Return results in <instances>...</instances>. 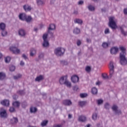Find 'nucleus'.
I'll use <instances>...</instances> for the list:
<instances>
[{"label": "nucleus", "instance_id": "1", "mask_svg": "<svg viewBox=\"0 0 127 127\" xmlns=\"http://www.w3.org/2000/svg\"><path fill=\"white\" fill-rule=\"evenodd\" d=\"M119 50L121 51L120 55V63L121 65H127V58H126V48L121 46L119 48Z\"/></svg>", "mask_w": 127, "mask_h": 127}, {"label": "nucleus", "instance_id": "2", "mask_svg": "<svg viewBox=\"0 0 127 127\" xmlns=\"http://www.w3.org/2000/svg\"><path fill=\"white\" fill-rule=\"evenodd\" d=\"M109 26L112 28V29H116L118 28L117 26V19L114 17H109Z\"/></svg>", "mask_w": 127, "mask_h": 127}, {"label": "nucleus", "instance_id": "3", "mask_svg": "<svg viewBox=\"0 0 127 127\" xmlns=\"http://www.w3.org/2000/svg\"><path fill=\"white\" fill-rule=\"evenodd\" d=\"M64 52H65V49L63 48L59 47L55 50V54L57 56H61V55H63Z\"/></svg>", "mask_w": 127, "mask_h": 127}, {"label": "nucleus", "instance_id": "4", "mask_svg": "<svg viewBox=\"0 0 127 127\" xmlns=\"http://www.w3.org/2000/svg\"><path fill=\"white\" fill-rule=\"evenodd\" d=\"M48 36V34H44L43 36V47H48L49 46V42H48V40H47V37Z\"/></svg>", "mask_w": 127, "mask_h": 127}, {"label": "nucleus", "instance_id": "5", "mask_svg": "<svg viewBox=\"0 0 127 127\" xmlns=\"http://www.w3.org/2000/svg\"><path fill=\"white\" fill-rule=\"evenodd\" d=\"M9 50L14 54H19L20 53V50L19 49L17 48L14 46H12L10 47Z\"/></svg>", "mask_w": 127, "mask_h": 127}, {"label": "nucleus", "instance_id": "6", "mask_svg": "<svg viewBox=\"0 0 127 127\" xmlns=\"http://www.w3.org/2000/svg\"><path fill=\"white\" fill-rule=\"evenodd\" d=\"M110 52L112 55H116L119 52V48L118 47H113L111 49Z\"/></svg>", "mask_w": 127, "mask_h": 127}, {"label": "nucleus", "instance_id": "7", "mask_svg": "<svg viewBox=\"0 0 127 127\" xmlns=\"http://www.w3.org/2000/svg\"><path fill=\"white\" fill-rule=\"evenodd\" d=\"M72 83H78L79 82V77L77 75H73L71 77Z\"/></svg>", "mask_w": 127, "mask_h": 127}, {"label": "nucleus", "instance_id": "8", "mask_svg": "<svg viewBox=\"0 0 127 127\" xmlns=\"http://www.w3.org/2000/svg\"><path fill=\"white\" fill-rule=\"evenodd\" d=\"M18 35L23 37L26 35V32H25V31L24 29H20L18 30Z\"/></svg>", "mask_w": 127, "mask_h": 127}, {"label": "nucleus", "instance_id": "9", "mask_svg": "<svg viewBox=\"0 0 127 127\" xmlns=\"http://www.w3.org/2000/svg\"><path fill=\"white\" fill-rule=\"evenodd\" d=\"M67 80V76H64L60 78L59 82L60 84L63 85L65 83V81Z\"/></svg>", "mask_w": 127, "mask_h": 127}, {"label": "nucleus", "instance_id": "10", "mask_svg": "<svg viewBox=\"0 0 127 127\" xmlns=\"http://www.w3.org/2000/svg\"><path fill=\"white\" fill-rule=\"evenodd\" d=\"M0 116L1 118H7V114H6V111L5 110H3L2 109V111L0 112Z\"/></svg>", "mask_w": 127, "mask_h": 127}, {"label": "nucleus", "instance_id": "11", "mask_svg": "<svg viewBox=\"0 0 127 127\" xmlns=\"http://www.w3.org/2000/svg\"><path fill=\"white\" fill-rule=\"evenodd\" d=\"M1 105L2 106H5L6 107H8L9 106V100H4L0 102Z\"/></svg>", "mask_w": 127, "mask_h": 127}, {"label": "nucleus", "instance_id": "12", "mask_svg": "<svg viewBox=\"0 0 127 127\" xmlns=\"http://www.w3.org/2000/svg\"><path fill=\"white\" fill-rule=\"evenodd\" d=\"M19 18L20 20H25V19L26 18V14L24 13L19 14Z\"/></svg>", "mask_w": 127, "mask_h": 127}, {"label": "nucleus", "instance_id": "13", "mask_svg": "<svg viewBox=\"0 0 127 127\" xmlns=\"http://www.w3.org/2000/svg\"><path fill=\"white\" fill-rule=\"evenodd\" d=\"M23 8L25 11H29L32 9L31 6L28 5H25L23 6Z\"/></svg>", "mask_w": 127, "mask_h": 127}, {"label": "nucleus", "instance_id": "14", "mask_svg": "<svg viewBox=\"0 0 127 127\" xmlns=\"http://www.w3.org/2000/svg\"><path fill=\"white\" fill-rule=\"evenodd\" d=\"M56 28L55 24H51L49 26V27L48 28V32L49 33H50L51 30H54Z\"/></svg>", "mask_w": 127, "mask_h": 127}, {"label": "nucleus", "instance_id": "15", "mask_svg": "<svg viewBox=\"0 0 127 127\" xmlns=\"http://www.w3.org/2000/svg\"><path fill=\"white\" fill-rule=\"evenodd\" d=\"M36 54V50L34 49H32L31 50L30 52V56L31 57H33V56H35Z\"/></svg>", "mask_w": 127, "mask_h": 127}, {"label": "nucleus", "instance_id": "16", "mask_svg": "<svg viewBox=\"0 0 127 127\" xmlns=\"http://www.w3.org/2000/svg\"><path fill=\"white\" fill-rule=\"evenodd\" d=\"M112 110H113V111L115 112V113H116V114H121V111L120 110H118V106H117L114 105L112 107Z\"/></svg>", "mask_w": 127, "mask_h": 127}, {"label": "nucleus", "instance_id": "17", "mask_svg": "<svg viewBox=\"0 0 127 127\" xmlns=\"http://www.w3.org/2000/svg\"><path fill=\"white\" fill-rule=\"evenodd\" d=\"M64 105H65V106H70V105H72V102L70 100H64L63 101Z\"/></svg>", "mask_w": 127, "mask_h": 127}, {"label": "nucleus", "instance_id": "18", "mask_svg": "<svg viewBox=\"0 0 127 127\" xmlns=\"http://www.w3.org/2000/svg\"><path fill=\"white\" fill-rule=\"evenodd\" d=\"M87 120V118H86V117L84 116H81L79 117L78 118V121L79 122H86Z\"/></svg>", "mask_w": 127, "mask_h": 127}, {"label": "nucleus", "instance_id": "19", "mask_svg": "<svg viewBox=\"0 0 127 127\" xmlns=\"http://www.w3.org/2000/svg\"><path fill=\"white\" fill-rule=\"evenodd\" d=\"M43 79H44L43 75H40L36 78L35 81L37 82H39V81H41L43 80Z\"/></svg>", "mask_w": 127, "mask_h": 127}, {"label": "nucleus", "instance_id": "20", "mask_svg": "<svg viewBox=\"0 0 127 127\" xmlns=\"http://www.w3.org/2000/svg\"><path fill=\"white\" fill-rule=\"evenodd\" d=\"M12 105L14 108H18L20 105V103L18 101H15L13 102Z\"/></svg>", "mask_w": 127, "mask_h": 127}, {"label": "nucleus", "instance_id": "21", "mask_svg": "<svg viewBox=\"0 0 127 127\" xmlns=\"http://www.w3.org/2000/svg\"><path fill=\"white\" fill-rule=\"evenodd\" d=\"M18 122V120L17 118L14 117L11 120V123L13 125H14V124H16Z\"/></svg>", "mask_w": 127, "mask_h": 127}, {"label": "nucleus", "instance_id": "22", "mask_svg": "<svg viewBox=\"0 0 127 127\" xmlns=\"http://www.w3.org/2000/svg\"><path fill=\"white\" fill-rule=\"evenodd\" d=\"M0 30H4L5 29V24L3 23H0Z\"/></svg>", "mask_w": 127, "mask_h": 127}, {"label": "nucleus", "instance_id": "23", "mask_svg": "<svg viewBox=\"0 0 127 127\" xmlns=\"http://www.w3.org/2000/svg\"><path fill=\"white\" fill-rule=\"evenodd\" d=\"M91 92L93 95H96L98 93V89H97L96 87H93L91 89Z\"/></svg>", "mask_w": 127, "mask_h": 127}, {"label": "nucleus", "instance_id": "24", "mask_svg": "<svg viewBox=\"0 0 127 127\" xmlns=\"http://www.w3.org/2000/svg\"><path fill=\"white\" fill-rule=\"evenodd\" d=\"M64 84L65 85V86L68 87V88L71 87V82H70V81H68L67 79H66L65 81Z\"/></svg>", "mask_w": 127, "mask_h": 127}, {"label": "nucleus", "instance_id": "25", "mask_svg": "<svg viewBox=\"0 0 127 127\" xmlns=\"http://www.w3.org/2000/svg\"><path fill=\"white\" fill-rule=\"evenodd\" d=\"M22 77V75L20 74H18L15 76H13L14 80H18V79H20Z\"/></svg>", "mask_w": 127, "mask_h": 127}, {"label": "nucleus", "instance_id": "26", "mask_svg": "<svg viewBox=\"0 0 127 127\" xmlns=\"http://www.w3.org/2000/svg\"><path fill=\"white\" fill-rule=\"evenodd\" d=\"M5 78V74L3 72H0V80H3Z\"/></svg>", "mask_w": 127, "mask_h": 127}, {"label": "nucleus", "instance_id": "27", "mask_svg": "<svg viewBox=\"0 0 127 127\" xmlns=\"http://www.w3.org/2000/svg\"><path fill=\"white\" fill-rule=\"evenodd\" d=\"M32 19V18H31V17L30 16H26V18H25V20L27 22H30V21H31Z\"/></svg>", "mask_w": 127, "mask_h": 127}, {"label": "nucleus", "instance_id": "28", "mask_svg": "<svg viewBox=\"0 0 127 127\" xmlns=\"http://www.w3.org/2000/svg\"><path fill=\"white\" fill-rule=\"evenodd\" d=\"M5 63H9L10 60H11V58L10 57H6L4 59Z\"/></svg>", "mask_w": 127, "mask_h": 127}, {"label": "nucleus", "instance_id": "29", "mask_svg": "<svg viewBox=\"0 0 127 127\" xmlns=\"http://www.w3.org/2000/svg\"><path fill=\"white\" fill-rule=\"evenodd\" d=\"M97 118H98V114H97V113H93L92 116V120H93V121H96Z\"/></svg>", "mask_w": 127, "mask_h": 127}, {"label": "nucleus", "instance_id": "30", "mask_svg": "<svg viewBox=\"0 0 127 127\" xmlns=\"http://www.w3.org/2000/svg\"><path fill=\"white\" fill-rule=\"evenodd\" d=\"M74 22H76V23H78V24H82L83 21L80 19H76L74 20Z\"/></svg>", "mask_w": 127, "mask_h": 127}, {"label": "nucleus", "instance_id": "31", "mask_svg": "<svg viewBox=\"0 0 127 127\" xmlns=\"http://www.w3.org/2000/svg\"><path fill=\"white\" fill-rule=\"evenodd\" d=\"M30 111L31 113H35L37 111V109L35 107H31Z\"/></svg>", "mask_w": 127, "mask_h": 127}, {"label": "nucleus", "instance_id": "32", "mask_svg": "<svg viewBox=\"0 0 127 127\" xmlns=\"http://www.w3.org/2000/svg\"><path fill=\"white\" fill-rule=\"evenodd\" d=\"M79 32H80V29L78 28H75L73 30V33H75V34H78Z\"/></svg>", "mask_w": 127, "mask_h": 127}, {"label": "nucleus", "instance_id": "33", "mask_svg": "<svg viewBox=\"0 0 127 127\" xmlns=\"http://www.w3.org/2000/svg\"><path fill=\"white\" fill-rule=\"evenodd\" d=\"M1 35L2 36H6L7 35V32L5 31V30H1Z\"/></svg>", "mask_w": 127, "mask_h": 127}, {"label": "nucleus", "instance_id": "34", "mask_svg": "<svg viewBox=\"0 0 127 127\" xmlns=\"http://www.w3.org/2000/svg\"><path fill=\"white\" fill-rule=\"evenodd\" d=\"M79 105L80 106V107H84L86 105V102L85 101H80L79 103Z\"/></svg>", "mask_w": 127, "mask_h": 127}, {"label": "nucleus", "instance_id": "35", "mask_svg": "<svg viewBox=\"0 0 127 127\" xmlns=\"http://www.w3.org/2000/svg\"><path fill=\"white\" fill-rule=\"evenodd\" d=\"M48 123V121H47V120H44V121H43V122H42V123H41V126H42V127H45V126H46V125H47Z\"/></svg>", "mask_w": 127, "mask_h": 127}, {"label": "nucleus", "instance_id": "36", "mask_svg": "<svg viewBox=\"0 0 127 127\" xmlns=\"http://www.w3.org/2000/svg\"><path fill=\"white\" fill-rule=\"evenodd\" d=\"M113 75H114V68H111L110 71V78H112V77H113Z\"/></svg>", "mask_w": 127, "mask_h": 127}, {"label": "nucleus", "instance_id": "37", "mask_svg": "<svg viewBox=\"0 0 127 127\" xmlns=\"http://www.w3.org/2000/svg\"><path fill=\"white\" fill-rule=\"evenodd\" d=\"M109 46V44L106 42H104L102 44V47L103 48H107V47Z\"/></svg>", "mask_w": 127, "mask_h": 127}, {"label": "nucleus", "instance_id": "38", "mask_svg": "<svg viewBox=\"0 0 127 127\" xmlns=\"http://www.w3.org/2000/svg\"><path fill=\"white\" fill-rule=\"evenodd\" d=\"M14 70H15V66H14L13 65H11L9 67V70L11 72H13V71H14Z\"/></svg>", "mask_w": 127, "mask_h": 127}, {"label": "nucleus", "instance_id": "39", "mask_svg": "<svg viewBox=\"0 0 127 127\" xmlns=\"http://www.w3.org/2000/svg\"><path fill=\"white\" fill-rule=\"evenodd\" d=\"M87 96H88V94H87L86 93H81L80 94V98H86Z\"/></svg>", "mask_w": 127, "mask_h": 127}, {"label": "nucleus", "instance_id": "40", "mask_svg": "<svg viewBox=\"0 0 127 127\" xmlns=\"http://www.w3.org/2000/svg\"><path fill=\"white\" fill-rule=\"evenodd\" d=\"M44 58V54L40 53L39 55V59H43Z\"/></svg>", "mask_w": 127, "mask_h": 127}, {"label": "nucleus", "instance_id": "41", "mask_svg": "<svg viewBox=\"0 0 127 127\" xmlns=\"http://www.w3.org/2000/svg\"><path fill=\"white\" fill-rule=\"evenodd\" d=\"M88 8L89 10L91 11L95 10V7L91 5H89Z\"/></svg>", "mask_w": 127, "mask_h": 127}, {"label": "nucleus", "instance_id": "42", "mask_svg": "<svg viewBox=\"0 0 127 127\" xmlns=\"http://www.w3.org/2000/svg\"><path fill=\"white\" fill-rule=\"evenodd\" d=\"M110 69H114V63L113 62H111L109 64Z\"/></svg>", "mask_w": 127, "mask_h": 127}, {"label": "nucleus", "instance_id": "43", "mask_svg": "<svg viewBox=\"0 0 127 127\" xmlns=\"http://www.w3.org/2000/svg\"><path fill=\"white\" fill-rule=\"evenodd\" d=\"M120 30L122 33V34H124V35H127V32H125V31H124V29H123V27H120Z\"/></svg>", "mask_w": 127, "mask_h": 127}, {"label": "nucleus", "instance_id": "44", "mask_svg": "<svg viewBox=\"0 0 127 127\" xmlns=\"http://www.w3.org/2000/svg\"><path fill=\"white\" fill-rule=\"evenodd\" d=\"M104 101L102 99H99L97 100V104L98 105H102L103 104Z\"/></svg>", "mask_w": 127, "mask_h": 127}, {"label": "nucleus", "instance_id": "45", "mask_svg": "<svg viewBox=\"0 0 127 127\" xmlns=\"http://www.w3.org/2000/svg\"><path fill=\"white\" fill-rule=\"evenodd\" d=\"M105 108L107 110L110 109V104L108 103H106L105 105Z\"/></svg>", "mask_w": 127, "mask_h": 127}, {"label": "nucleus", "instance_id": "46", "mask_svg": "<svg viewBox=\"0 0 127 127\" xmlns=\"http://www.w3.org/2000/svg\"><path fill=\"white\" fill-rule=\"evenodd\" d=\"M85 70L86 71V72H90L91 71V67L87 66L85 68Z\"/></svg>", "mask_w": 127, "mask_h": 127}, {"label": "nucleus", "instance_id": "47", "mask_svg": "<svg viewBox=\"0 0 127 127\" xmlns=\"http://www.w3.org/2000/svg\"><path fill=\"white\" fill-rule=\"evenodd\" d=\"M102 77L103 79H108L109 78V77H108V75L106 73L102 74Z\"/></svg>", "mask_w": 127, "mask_h": 127}, {"label": "nucleus", "instance_id": "48", "mask_svg": "<svg viewBox=\"0 0 127 127\" xmlns=\"http://www.w3.org/2000/svg\"><path fill=\"white\" fill-rule=\"evenodd\" d=\"M37 2L39 5H40V4H43V2L41 0H38Z\"/></svg>", "mask_w": 127, "mask_h": 127}, {"label": "nucleus", "instance_id": "49", "mask_svg": "<svg viewBox=\"0 0 127 127\" xmlns=\"http://www.w3.org/2000/svg\"><path fill=\"white\" fill-rule=\"evenodd\" d=\"M15 111V110L14 109V108L13 107L10 108L9 112H10V113H13Z\"/></svg>", "mask_w": 127, "mask_h": 127}, {"label": "nucleus", "instance_id": "50", "mask_svg": "<svg viewBox=\"0 0 127 127\" xmlns=\"http://www.w3.org/2000/svg\"><path fill=\"white\" fill-rule=\"evenodd\" d=\"M105 34L110 33V29H109V28H106L105 30Z\"/></svg>", "mask_w": 127, "mask_h": 127}, {"label": "nucleus", "instance_id": "51", "mask_svg": "<svg viewBox=\"0 0 127 127\" xmlns=\"http://www.w3.org/2000/svg\"><path fill=\"white\" fill-rule=\"evenodd\" d=\"M18 93L19 94V95H23L24 94V91L23 90H20L18 92Z\"/></svg>", "mask_w": 127, "mask_h": 127}, {"label": "nucleus", "instance_id": "52", "mask_svg": "<svg viewBox=\"0 0 127 127\" xmlns=\"http://www.w3.org/2000/svg\"><path fill=\"white\" fill-rule=\"evenodd\" d=\"M78 89H79V88L77 86H75L73 87V91H78Z\"/></svg>", "mask_w": 127, "mask_h": 127}, {"label": "nucleus", "instance_id": "53", "mask_svg": "<svg viewBox=\"0 0 127 127\" xmlns=\"http://www.w3.org/2000/svg\"><path fill=\"white\" fill-rule=\"evenodd\" d=\"M22 57L24 58V59H25V60H26V59H28L27 56H26L25 54H23Z\"/></svg>", "mask_w": 127, "mask_h": 127}, {"label": "nucleus", "instance_id": "54", "mask_svg": "<svg viewBox=\"0 0 127 127\" xmlns=\"http://www.w3.org/2000/svg\"><path fill=\"white\" fill-rule=\"evenodd\" d=\"M25 63H24V62H23V61H21L20 62V66H24L25 65Z\"/></svg>", "mask_w": 127, "mask_h": 127}, {"label": "nucleus", "instance_id": "55", "mask_svg": "<svg viewBox=\"0 0 127 127\" xmlns=\"http://www.w3.org/2000/svg\"><path fill=\"white\" fill-rule=\"evenodd\" d=\"M78 3L79 5L83 4L84 3V1H83V0H80L78 1Z\"/></svg>", "mask_w": 127, "mask_h": 127}, {"label": "nucleus", "instance_id": "56", "mask_svg": "<svg viewBox=\"0 0 127 127\" xmlns=\"http://www.w3.org/2000/svg\"><path fill=\"white\" fill-rule=\"evenodd\" d=\"M124 12L125 14H127V8L124 9Z\"/></svg>", "mask_w": 127, "mask_h": 127}, {"label": "nucleus", "instance_id": "57", "mask_svg": "<svg viewBox=\"0 0 127 127\" xmlns=\"http://www.w3.org/2000/svg\"><path fill=\"white\" fill-rule=\"evenodd\" d=\"M77 46H79V45H81V41H78L77 43Z\"/></svg>", "mask_w": 127, "mask_h": 127}, {"label": "nucleus", "instance_id": "58", "mask_svg": "<svg viewBox=\"0 0 127 127\" xmlns=\"http://www.w3.org/2000/svg\"><path fill=\"white\" fill-rule=\"evenodd\" d=\"M86 41L87 42L89 43V42H91V40L89 39H86Z\"/></svg>", "mask_w": 127, "mask_h": 127}, {"label": "nucleus", "instance_id": "59", "mask_svg": "<svg viewBox=\"0 0 127 127\" xmlns=\"http://www.w3.org/2000/svg\"><path fill=\"white\" fill-rule=\"evenodd\" d=\"M100 83H101V82H100V81H97V82H96V85H100Z\"/></svg>", "mask_w": 127, "mask_h": 127}, {"label": "nucleus", "instance_id": "60", "mask_svg": "<svg viewBox=\"0 0 127 127\" xmlns=\"http://www.w3.org/2000/svg\"><path fill=\"white\" fill-rule=\"evenodd\" d=\"M2 58V54L1 53H0V60Z\"/></svg>", "mask_w": 127, "mask_h": 127}, {"label": "nucleus", "instance_id": "61", "mask_svg": "<svg viewBox=\"0 0 127 127\" xmlns=\"http://www.w3.org/2000/svg\"><path fill=\"white\" fill-rule=\"evenodd\" d=\"M61 125H55L54 126V127H61Z\"/></svg>", "mask_w": 127, "mask_h": 127}, {"label": "nucleus", "instance_id": "62", "mask_svg": "<svg viewBox=\"0 0 127 127\" xmlns=\"http://www.w3.org/2000/svg\"><path fill=\"white\" fill-rule=\"evenodd\" d=\"M71 118H72V115H71L70 114L68 115V119H71Z\"/></svg>", "mask_w": 127, "mask_h": 127}, {"label": "nucleus", "instance_id": "63", "mask_svg": "<svg viewBox=\"0 0 127 127\" xmlns=\"http://www.w3.org/2000/svg\"><path fill=\"white\" fill-rule=\"evenodd\" d=\"M91 127V125H90L89 124H88L86 126H85V127Z\"/></svg>", "mask_w": 127, "mask_h": 127}, {"label": "nucleus", "instance_id": "64", "mask_svg": "<svg viewBox=\"0 0 127 127\" xmlns=\"http://www.w3.org/2000/svg\"><path fill=\"white\" fill-rule=\"evenodd\" d=\"M34 31H37V28H35V29H34Z\"/></svg>", "mask_w": 127, "mask_h": 127}]
</instances>
